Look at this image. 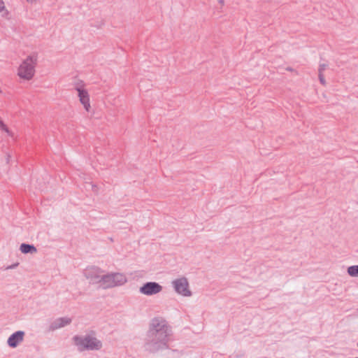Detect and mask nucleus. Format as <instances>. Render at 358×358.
I'll list each match as a JSON object with an SVG mask.
<instances>
[{
	"label": "nucleus",
	"instance_id": "19",
	"mask_svg": "<svg viewBox=\"0 0 358 358\" xmlns=\"http://www.w3.org/2000/svg\"><path fill=\"white\" fill-rule=\"evenodd\" d=\"M224 0H218V2L221 4H223L224 3Z\"/></svg>",
	"mask_w": 358,
	"mask_h": 358
},
{
	"label": "nucleus",
	"instance_id": "15",
	"mask_svg": "<svg viewBox=\"0 0 358 358\" xmlns=\"http://www.w3.org/2000/svg\"><path fill=\"white\" fill-rule=\"evenodd\" d=\"M318 77H319V80H320V83L322 85H326V80L324 79L323 73H318Z\"/></svg>",
	"mask_w": 358,
	"mask_h": 358
},
{
	"label": "nucleus",
	"instance_id": "7",
	"mask_svg": "<svg viewBox=\"0 0 358 358\" xmlns=\"http://www.w3.org/2000/svg\"><path fill=\"white\" fill-rule=\"evenodd\" d=\"M162 289V286L158 282H148L139 288V292L144 295L152 296L161 292Z\"/></svg>",
	"mask_w": 358,
	"mask_h": 358
},
{
	"label": "nucleus",
	"instance_id": "20",
	"mask_svg": "<svg viewBox=\"0 0 358 358\" xmlns=\"http://www.w3.org/2000/svg\"><path fill=\"white\" fill-rule=\"evenodd\" d=\"M0 93H2V91H1V89H0Z\"/></svg>",
	"mask_w": 358,
	"mask_h": 358
},
{
	"label": "nucleus",
	"instance_id": "2",
	"mask_svg": "<svg viewBox=\"0 0 358 358\" xmlns=\"http://www.w3.org/2000/svg\"><path fill=\"white\" fill-rule=\"evenodd\" d=\"M73 340L78 350L80 352L85 350H99L103 345L100 340L90 334L85 336L76 335L73 336Z\"/></svg>",
	"mask_w": 358,
	"mask_h": 358
},
{
	"label": "nucleus",
	"instance_id": "17",
	"mask_svg": "<svg viewBox=\"0 0 358 358\" xmlns=\"http://www.w3.org/2000/svg\"><path fill=\"white\" fill-rule=\"evenodd\" d=\"M17 265H18V264H17H17H13V265H11V266H8L7 269H12V268H15Z\"/></svg>",
	"mask_w": 358,
	"mask_h": 358
},
{
	"label": "nucleus",
	"instance_id": "3",
	"mask_svg": "<svg viewBox=\"0 0 358 358\" xmlns=\"http://www.w3.org/2000/svg\"><path fill=\"white\" fill-rule=\"evenodd\" d=\"M37 62L36 54L29 55L20 65L17 69V76L23 80H31L34 76Z\"/></svg>",
	"mask_w": 358,
	"mask_h": 358
},
{
	"label": "nucleus",
	"instance_id": "8",
	"mask_svg": "<svg viewBox=\"0 0 358 358\" xmlns=\"http://www.w3.org/2000/svg\"><path fill=\"white\" fill-rule=\"evenodd\" d=\"M75 89L78 92V96L79 97L80 102L83 106L84 108L87 111H89L91 106L88 92L79 86H76Z\"/></svg>",
	"mask_w": 358,
	"mask_h": 358
},
{
	"label": "nucleus",
	"instance_id": "10",
	"mask_svg": "<svg viewBox=\"0 0 358 358\" xmlns=\"http://www.w3.org/2000/svg\"><path fill=\"white\" fill-rule=\"evenodd\" d=\"M24 336L23 331H17L12 334L8 338L7 343L10 348H16L21 343Z\"/></svg>",
	"mask_w": 358,
	"mask_h": 358
},
{
	"label": "nucleus",
	"instance_id": "6",
	"mask_svg": "<svg viewBox=\"0 0 358 358\" xmlns=\"http://www.w3.org/2000/svg\"><path fill=\"white\" fill-rule=\"evenodd\" d=\"M171 285L177 294L183 296H192V292L189 287V282L185 277H181L173 280L171 282Z\"/></svg>",
	"mask_w": 358,
	"mask_h": 358
},
{
	"label": "nucleus",
	"instance_id": "4",
	"mask_svg": "<svg viewBox=\"0 0 358 358\" xmlns=\"http://www.w3.org/2000/svg\"><path fill=\"white\" fill-rule=\"evenodd\" d=\"M101 279L100 287L104 289L122 286L127 282L126 275L124 273L117 272L103 274Z\"/></svg>",
	"mask_w": 358,
	"mask_h": 358
},
{
	"label": "nucleus",
	"instance_id": "11",
	"mask_svg": "<svg viewBox=\"0 0 358 358\" xmlns=\"http://www.w3.org/2000/svg\"><path fill=\"white\" fill-rule=\"evenodd\" d=\"M20 250L23 254H34L37 252V249L34 245L27 243H22L20 245Z\"/></svg>",
	"mask_w": 358,
	"mask_h": 358
},
{
	"label": "nucleus",
	"instance_id": "12",
	"mask_svg": "<svg viewBox=\"0 0 358 358\" xmlns=\"http://www.w3.org/2000/svg\"><path fill=\"white\" fill-rule=\"evenodd\" d=\"M9 11L6 9L3 0H0V15L1 17L9 19Z\"/></svg>",
	"mask_w": 358,
	"mask_h": 358
},
{
	"label": "nucleus",
	"instance_id": "21",
	"mask_svg": "<svg viewBox=\"0 0 358 358\" xmlns=\"http://www.w3.org/2000/svg\"><path fill=\"white\" fill-rule=\"evenodd\" d=\"M357 347H358V343H357Z\"/></svg>",
	"mask_w": 358,
	"mask_h": 358
},
{
	"label": "nucleus",
	"instance_id": "18",
	"mask_svg": "<svg viewBox=\"0 0 358 358\" xmlns=\"http://www.w3.org/2000/svg\"><path fill=\"white\" fill-rule=\"evenodd\" d=\"M28 2L29 3H34V1H36V0H27Z\"/></svg>",
	"mask_w": 358,
	"mask_h": 358
},
{
	"label": "nucleus",
	"instance_id": "16",
	"mask_svg": "<svg viewBox=\"0 0 358 358\" xmlns=\"http://www.w3.org/2000/svg\"><path fill=\"white\" fill-rule=\"evenodd\" d=\"M327 64H320L318 69V73H323V71L326 69Z\"/></svg>",
	"mask_w": 358,
	"mask_h": 358
},
{
	"label": "nucleus",
	"instance_id": "14",
	"mask_svg": "<svg viewBox=\"0 0 358 358\" xmlns=\"http://www.w3.org/2000/svg\"><path fill=\"white\" fill-rule=\"evenodd\" d=\"M0 129L5 131L8 136H13V133L9 130L8 127L0 120Z\"/></svg>",
	"mask_w": 358,
	"mask_h": 358
},
{
	"label": "nucleus",
	"instance_id": "13",
	"mask_svg": "<svg viewBox=\"0 0 358 358\" xmlns=\"http://www.w3.org/2000/svg\"><path fill=\"white\" fill-rule=\"evenodd\" d=\"M348 273L350 276L358 277V265L349 266L348 268Z\"/></svg>",
	"mask_w": 358,
	"mask_h": 358
},
{
	"label": "nucleus",
	"instance_id": "5",
	"mask_svg": "<svg viewBox=\"0 0 358 358\" xmlns=\"http://www.w3.org/2000/svg\"><path fill=\"white\" fill-rule=\"evenodd\" d=\"M103 271L96 266H87L83 271V275L89 281L90 284H99V286L101 283V278L103 276Z\"/></svg>",
	"mask_w": 358,
	"mask_h": 358
},
{
	"label": "nucleus",
	"instance_id": "1",
	"mask_svg": "<svg viewBox=\"0 0 358 358\" xmlns=\"http://www.w3.org/2000/svg\"><path fill=\"white\" fill-rule=\"evenodd\" d=\"M173 328L163 317H154L148 324L144 338L145 351L155 354L169 349V343L173 340Z\"/></svg>",
	"mask_w": 358,
	"mask_h": 358
},
{
	"label": "nucleus",
	"instance_id": "9",
	"mask_svg": "<svg viewBox=\"0 0 358 358\" xmlns=\"http://www.w3.org/2000/svg\"><path fill=\"white\" fill-rule=\"evenodd\" d=\"M71 319L68 317H62L55 319L49 326L50 331H55L58 329L64 327L71 322Z\"/></svg>",
	"mask_w": 358,
	"mask_h": 358
}]
</instances>
